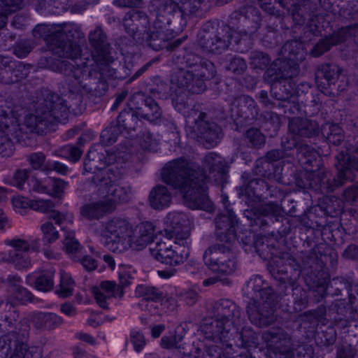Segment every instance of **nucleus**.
Segmentation results:
<instances>
[{
	"label": "nucleus",
	"instance_id": "nucleus-1",
	"mask_svg": "<svg viewBox=\"0 0 358 358\" xmlns=\"http://www.w3.org/2000/svg\"><path fill=\"white\" fill-rule=\"evenodd\" d=\"M154 227L150 222L143 223L134 231L124 219L110 220L101 231V241L113 252H122L129 248L141 250L153 238Z\"/></svg>",
	"mask_w": 358,
	"mask_h": 358
},
{
	"label": "nucleus",
	"instance_id": "nucleus-2",
	"mask_svg": "<svg viewBox=\"0 0 358 358\" xmlns=\"http://www.w3.org/2000/svg\"><path fill=\"white\" fill-rule=\"evenodd\" d=\"M155 247L150 248L152 256L159 262L170 265L182 263L187 257L188 250L175 243L174 245L166 242H159L156 238Z\"/></svg>",
	"mask_w": 358,
	"mask_h": 358
},
{
	"label": "nucleus",
	"instance_id": "nucleus-3",
	"mask_svg": "<svg viewBox=\"0 0 358 358\" xmlns=\"http://www.w3.org/2000/svg\"><path fill=\"white\" fill-rule=\"evenodd\" d=\"M225 254L219 248L210 247L204 253L203 259L206 266L214 273H230L234 271V262L229 261L227 263L218 260L225 259Z\"/></svg>",
	"mask_w": 358,
	"mask_h": 358
},
{
	"label": "nucleus",
	"instance_id": "nucleus-4",
	"mask_svg": "<svg viewBox=\"0 0 358 358\" xmlns=\"http://www.w3.org/2000/svg\"><path fill=\"white\" fill-rule=\"evenodd\" d=\"M8 252H15V255H9L4 260L13 262L18 269L27 268L30 266V262L27 259L26 252L29 250V244L20 239H15L8 241L7 244Z\"/></svg>",
	"mask_w": 358,
	"mask_h": 358
},
{
	"label": "nucleus",
	"instance_id": "nucleus-5",
	"mask_svg": "<svg viewBox=\"0 0 358 358\" xmlns=\"http://www.w3.org/2000/svg\"><path fill=\"white\" fill-rule=\"evenodd\" d=\"M12 203L15 210L21 214L29 208L43 212L48 211L52 208L50 202L45 200H36L30 203L27 198L20 196H14Z\"/></svg>",
	"mask_w": 358,
	"mask_h": 358
},
{
	"label": "nucleus",
	"instance_id": "nucleus-6",
	"mask_svg": "<svg viewBox=\"0 0 358 358\" xmlns=\"http://www.w3.org/2000/svg\"><path fill=\"white\" fill-rule=\"evenodd\" d=\"M54 271L52 269L45 273H34L27 276L28 284L34 286L38 290L47 292L50 290L54 285L53 282Z\"/></svg>",
	"mask_w": 358,
	"mask_h": 358
},
{
	"label": "nucleus",
	"instance_id": "nucleus-7",
	"mask_svg": "<svg viewBox=\"0 0 358 358\" xmlns=\"http://www.w3.org/2000/svg\"><path fill=\"white\" fill-rule=\"evenodd\" d=\"M185 217L184 215L178 213H170L166 215L164 220V233L167 239L173 237L174 234L185 222Z\"/></svg>",
	"mask_w": 358,
	"mask_h": 358
},
{
	"label": "nucleus",
	"instance_id": "nucleus-8",
	"mask_svg": "<svg viewBox=\"0 0 358 358\" xmlns=\"http://www.w3.org/2000/svg\"><path fill=\"white\" fill-rule=\"evenodd\" d=\"M44 182L45 185L38 184L36 187V189L38 192H45L55 197L62 196L67 187V185L63 180L52 178H47Z\"/></svg>",
	"mask_w": 358,
	"mask_h": 358
},
{
	"label": "nucleus",
	"instance_id": "nucleus-9",
	"mask_svg": "<svg viewBox=\"0 0 358 358\" xmlns=\"http://www.w3.org/2000/svg\"><path fill=\"white\" fill-rule=\"evenodd\" d=\"M171 196L166 187L157 186L150 194V202L155 209H162L170 204Z\"/></svg>",
	"mask_w": 358,
	"mask_h": 358
},
{
	"label": "nucleus",
	"instance_id": "nucleus-10",
	"mask_svg": "<svg viewBox=\"0 0 358 358\" xmlns=\"http://www.w3.org/2000/svg\"><path fill=\"white\" fill-rule=\"evenodd\" d=\"M110 210L106 204L98 203L85 206L81 210V214L83 217L92 219L98 218L103 213Z\"/></svg>",
	"mask_w": 358,
	"mask_h": 358
},
{
	"label": "nucleus",
	"instance_id": "nucleus-11",
	"mask_svg": "<svg viewBox=\"0 0 358 358\" xmlns=\"http://www.w3.org/2000/svg\"><path fill=\"white\" fill-rule=\"evenodd\" d=\"M74 284L69 273H61V281L56 290L57 294L62 297H66L73 293Z\"/></svg>",
	"mask_w": 358,
	"mask_h": 358
},
{
	"label": "nucleus",
	"instance_id": "nucleus-12",
	"mask_svg": "<svg viewBox=\"0 0 358 358\" xmlns=\"http://www.w3.org/2000/svg\"><path fill=\"white\" fill-rule=\"evenodd\" d=\"M101 289L103 293L99 294L98 292L94 291V296L96 299L97 301L100 303V306H104L103 301L101 299V296H103V299L106 297L110 296H117V294L115 291V284L113 281H105L101 283Z\"/></svg>",
	"mask_w": 358,
	"mask_h": 358
},
{
	"label": "nucleus",
	"instance_id": "nucleus-13",
	"mask_svg": "<svg viewBox=\"0 0 358 358\" xmlns=\"http://www.w3.org/2000/svg\"><path fill=\"white\" fill-rule=\"evenodd\" d=\"M135 270L129 266H121L119 268V279L122 286H127L132 282Z\"/></svg>",
	"mask_w": 358,
	"mask_h": 358
},
{
	"label": "nucleus",
	"instance_id": "nucleus-14",
	"mask_svg": "<svg viewBox=\"0 0 358 358\" xmlns=\"http://www.w3.org/2000/svg\"><path fill=\"white\" fill-rule=\"evenodd\" d=\"M41 231L43 235V241L50 243L56 241L59 237L58 231L51 223H45L41 226Z\"/></svg>",
	"mask_w": 358,
	"mask_h": 358
},
{
	"label": "nucleus",
	"instance_id": "nucleus-15",
	"mask_svg": "<svg viewBox=\"0 0 358 358\" xmlns=\"http://www.w3.org/2000/svg\"><path fill=\"white\" fill-rule=\"evenodd\" d=\"M66 250L69 254H73L78 250V243L73 238V233L72 231L65 232V240L64 243Z\"/></svg>",
	"mask_w": 358,
	"mask_h": 358
},
{
	"label": "nucleus",
	"instance_id": "nucleus-16",
	"mask_svg": "<svg viewBox=\"0 0 358 358\" xmlns=\"http://www.w3.org/2000/svg\"><path fill=\"white\" fill-rule=\"evenodd\" d=\"M136 294L138 296H143L145 299L155 300L157 298V289L153 287L138 285L136 289Z\"/></svg>",
	"mask_w": 358,
	"mask_h": 358
},
{
	"label": "nucleus",
	"instance_id": "nucleus-17",
	"mask_svg": "<svg viewBox=\"0 0 358 358\" xmlns=\"http://www.w3.org/2000/svg\"><path fill=\"white\" fill-rule=\"evenodd\" d=\"M131 341L136 352L141 351L145 345V341L143 334L138 331L131 332Z\"/></svg>",
	"mask_w": 358,
	"mask_h": 358
},
{
	"label": "nucleus",
	"instance_id": "nucleus-18",
	"mask_svg": "<svg viewBox=\"0 0 358 358\" xmlns=\"http://www.w3.org/2000/svg\"><path fill=\"white\" fill-rule=\"evenodd\" d=\"M186 187H187V185H185V186H182L181 187V192L183 193L185 192V194L184 195V197H185V201L187 203V205L189 207V208H202V206L200 205V204H198V203H192L190 201H189L188 200V194L190 193V194L192 195V194L194 192V189H190V188H188V189L187 190L186 192Z\"/></svg>",
	"mask_w": 358,
	"mask_h": 358
},
{
	"label": "nucleus",
	"instance_id": "nucleus-19",
	"mask_svg": "<svg viewBox=\"0 0 358 358\" xmlns=\"http://www.w3.org/2000/svg\"><path fill=\"white\" fill-rule=\"evenodd\" d=\"M44 162V156L42 154H34L31 157V162L34 169H39Z\"/></svg>",
	"mask_w": 358,
	"mask_h": 358
},
{
	"label": "nucleus",
	"instance_id": "nucleus-20",
	"mask_svg": "<svg viewBox=\"0 0 358 358\" xmlns=\"http://www.w3.org/2000/svg\"><path fill=\"white\" fill-rule=\"evenodd\" d=\"M331 131L336 132L335 135H338V138L334 140V139L335 137L334 134H333V133H331L330 135L328 136V139H329V142L334 143L340 142V141L341 140V138H342L341 131L340 128H338L337 126L333 125L331 127Z\"/></svg>",
	"mask_w": 358,
	"mask_h": 358
},
{
	"label": "nucleus",
	"instance_id": "nucleus-21",
	"mask_svg": "<svg viewBox=\"0 0 358 358\" xmlns=\"http://www.w3.org/2000/svg\"><path fill=\"white\" fill-rule=\"evenodd\" d=\"M10 227V222L7 216L5 215L3 210L0 209V231H3Z\"/></svg>",
	"mask_w": 358,
	"mask_h": 358
},
{
	"label": "nucleus",
	"instance_id": "nucleus-22",
	"mask_svg": "<svg viewBox=\"0 0 358 358\" xmlns=\"http://www.w3.org/2000/svg\"><path fill=\"white\" fill-rule=\"evenodd\" d=\"M83 266L87 270H93L96 268V262L94 259L87 257L82 260Z\"/></svg>",
	"mask_w": 358,
	"mask_h": 358
},
{
	"label": "nucleus",
	"instance_id": "nucleus-23",
	"mask_svg": "<svg viewBox=\"0 0 358 358\" xmlns=\"http://www.w3.org/2000/svg\"><path fill=\"white\" fill-rule=\"evenodd\" d=\"M329 48V47L326 45L325 42H322L316 45V47L313 50V54L314 56H319L327 51Z\"/></svg>",
	"mask_w": 358,
	"mask_h": 358
},
{
	"label": "nucleus",
	"instance_id": "nucleus-24",
	"mask_svg": "<svg viewBox=\"0 0 358 358\" xmlns=\"http://www.w3.org/2000/svg\"><path fill=\"white\" fill-rule=\"evenodd\" d=\"M61 215L58 213H55V212H53L52 217L53 219L59 224L61 225V227L63 230H64V227H63V221L62 220H67L68 224H71V216L68 215H62V217L60 218Z\"/></svg>",
	"mask_w": 358,
	"mask_h": 358
},
{
	"label": "nucleus",
	"instance_id": "nucleus-25",
	"mask_svg": "<svg viewBox=\"0 0 358 358\" xmlns=\"http://www.w3.org/2000/svg\"><path fill=\"white\" fill-rule=\"evenodd\" d=\"M22 0H12V3L10 4H6V6L8 7L5 12L7 14L9 12H13L17 9L20 7V3Z\"/></svg>",
	"mask_w": 358,
	"mask_h": 358
},
{
	"label": "nucleus",
	"instance_id": "nucleus-26",
	"mask_svg": "<svg viewBox=\"0 0 358 358\" xmlns=\"http://www.w3.org/2000/svg\"><path fill=\"white\" fill-rule=\"evenodd\" d=\"M61 310L67 315H72L75 313V310L71 304L65 303L62 306Z\"/></svg>",
	"mask_w": 358,
	"mask_h": 358
},
{
	"label": "nucleus",
	"instance_id": "nucleus-27",
	"mask_svg": "<svg viewBox=\"0 0 358 358\" xmlns=\"http://www.w3.org/2000/svg\"><path fill=\"white\" fill-rule=\"evenodd\" d=\"M162 346L165 348H171L176 346L175 339L169 340L168 338H163L162 340Z\"/></svg>",
	"mask_w": 358,
	"mask_h": 358
},
{
	"label": "nucleus",
	"instance_id": "nucleus-28",
	"mask_svg": "<svg viewBox=\"0 0 358 358\" xmlns=\"http://www.w3.org/2000/svg\"><path fill=\"white\" fill-rule=\"evenodd\" d=\"M53 169L60 173H66L67 171V168L64 164L59 162H54L53 164Z\"/></svg>",
	"mask_w": 358,
	"mask_h": 358
},
{
	"label": "nucleus",
	"instance_id": "nucleus-29",
	"mask_svg": "<svg viewBox=\"0 0 358 358\" xmlns=\"http://www.w3.org/2000/svg\"><path fill=\"white\" fill-rule=\"evenodd\" d=\"M164 330V327L161 325L155 326L152 329V336L155 338L158 337L162 331Z\"/></svg>",
	"mask_w": 358,
	"mask_h": 358
},
{
	"label": "nucleus",
	"instance_id": "nucleus-30",
	"mask_svg": "<svg viewBox=\"0 0 358 358\" xmlns=\"http://www.w3.org/2000/svg\"><path fill=\"white\" fill-rule=\"evenodd\" d=\"M103 260L112 270L115 268V262L111 257L106 255L103 257Z\"/></svg>",
	"mask_w": 358,
	"mask_h": 358
},
{
	"label": "nucleus",
	"instance_id": "nucleus-31",
	"mask_svg": "<svg viewBox=\"0 0 358 358\" xmlns=\"http://www.w3.org/2000/svg\"><path fill=\"white\" fill-rule=\"evenodd\" d=\"M6 197H7L6 190L3 187H0V201H3V200L6 199Z\"/></svg>",
	"mask_w": 358,
	"mask_h": 358
},
{
	"label": "nucleus",
	"instance_id": "nucleus-32",
	"mask_svg": "<svg viewBox=\"0 0 358 358\" xmlns=\"http://www.w3.org/2000/svg\"><path fill=\"white\" fill-rule=\"evenodd\" d=\"M122 99H123V97H122V96L117 97V98L116 99V100H115V101L114 104L113 105V106H112V108H112V110L115 109V108L117 107L118 104H119V103L122 101Z\"/></svg>",
	"mask_w": 358,
	"mask_h": 358
},
{
	"label": "nucleus",
	"instance_id": "nucleus-33",
	"mask_svg": "<svg viewBox=\"0 0 358 358\" xmlns=\"http://www.w3.org/2000/svg\"><path fill=\"white\" fill-rule=\"evenodd\" d=\"M158 275L160 277L164 278H169L172 275V274H166L165 272L163 271H159Z\"/></svg>",
	"mask_w": 358,
	"mask_h": 358
},
{
	"label": "nucleus",
	"instance_id": "nucleus-34",
	"mask_svg": "<svg viewBox=\"0 0 358 358\" xmlns=\"http://www.w3.org/2000/svg\"><path fill=\"white\" fill-rule=\"evenodd\" d=\"M16 176L17 177H20L22 178V180H23L27 178V173L24 171H19L16 173Z\"/></svg>",
	"mask_w": 358,
	"mask_h": 358
},
{
	"label": "nucleus",
	"instance_id": "nucleus-35",
	"mask_svg": "<svg viewBox=\"0 0 358 358\" xmlns=\"http://www.w3.org/2000/svg\"><path fill=\"white\" fill-rule=\"evenodd\" d=\"M5 22V15H0V27L4 25Z\"/></svg>",
	"mask_w": 358,
	"mask_h": 358
},
{
	"label": "nucleus",
	"instance_id": "nucleus-36",
	"mask_svg": "<svg viewBox=\"0 0 358 358\" xmlns=\"http://www.w3.org/2000/svg\"><path fill=\"white\" fill-rule=\"evenodd\" d=\"M75 152H76V157L75 158V160H78L80 157L81 156V152L79 150H75Z\"/></svg>",
	"mask_w": 358,
	"mask_h": 358
},
{
	"label": "nucleus",
	"instance_id": "nucleus-37",
	"mask_svg": "<svg viewBox=\"0 0 358 358\" xmlns=\"http://www.w3.org/2000/svg\"><path fill=\"white\" fill-rule=\"evenodd\" d=\"M114 3L116 4L117 6H122V4L120 3H117V0H115L114 1Z\"/></svg>",
	"mask_w": 358,
	"mask_h": 358
},
{
	"label": "nucleus",
	"instance_id": "nucleus-38",
	"mask_svg": "<svg viewBox=\"0 0 358 358\" xmlns=\"http://www.w3.org/2000/svg\"><path fill=\"white\" fill-rule=\"evenodd\" d=\"M210 283H211V282H210L208 280H205V281H204V284H205L206 285H209V284H210Z\"/></svg>",
	"mask_w": 358,
	"mask_h": 358
},
{
	"label": "nucleus",
	"instance_id": "nucleus-39",
	"mask_svg": "<svg viewBox=\"0 0 358 358\" xmlns=\"http://www.w3.org/2000/svg\"><path fill=\"white\" fill-rule=\"evenodd\" d=\"M13 185H16V186H20L21 185V182H14Z\"/></svg>",
	"mask_w": 358,
	"mask_h": 358
},
{
	"label": "nucleus",
	"instance_id": "nucleus-40",
	"mask_svg": "<svg viewBox=\"0 0 358 358\" xmlns=\"http://www.w3.org/2000/svg\"><path fill=\"white\" fill-rule=\"evenodd\" d=\"M354 248H355L354 246H350V247L348 248V250H352V249H354Z\"/></svg>",
	"mask_w": 358,
	"mask_h": 358
}]
</instances>
